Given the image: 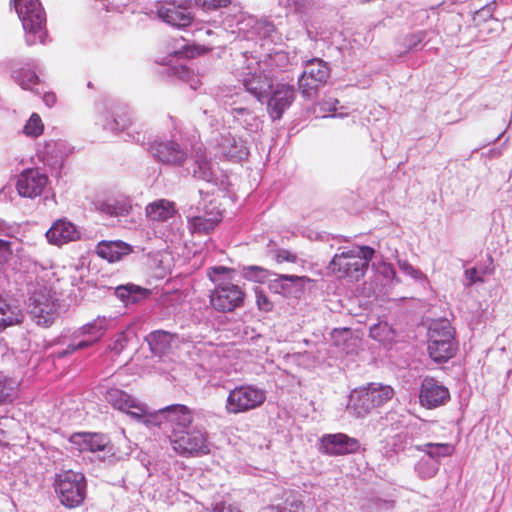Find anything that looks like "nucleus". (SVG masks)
<instances>
[{"mask_svg":"<svg viewBox=\"0 0 512 512\" xmlns=\"http://www.w3.org/2000/svg\"><path fill=\"white\" fill-rule=\"evenodd\" d=\"M162 421L169 426V435H174L176 431L191 428L194 422V411L184 404H172L159 409L157 414L151 415V419L146 422L160 425Z\"/></svg>","mask_w":512,"mask_h":512,"instance_id":"6e6552de","label":"nucleus"},{"mask_svg":"<svg viewBox=\"0 0 512 512\" xmlns=\"http://www.w3.org/2000/svg\"><path fill=\"white\" fill-rule=\"evenodd\" d=\"M70 442L80 452H98L104 451L110 440L102 433L77 432L71 435Z\"/></svg>","mask_w":512,"mask_h":512,"instance_id":"aec40b11","label":"nucleus"},{"mask_svg":"<svg viewBox=\"0 0 512 512\" xmlns=\"http://www.w3.org/2000/svg\"><path fill=\"white\" fill-rule=\"evenodd\" d=\"M450 399L448 388L442 385L433 377H426L422 381L419 401L427 409L437 408L444 405Z\"/></svg>","mask_w":512,"mask_h":512,"instance_id":"ddd939ff","label":"nucleus"},{"mask_svg":"<svg viewBox=\"0 0 512 512\" xmlns=\"http://www.w3.org/2000/svg\"><path fill=\"white\" fill-rule=\"evenodd\" d=\"M266 401V392L253 385H240L230 390L226 398L225 410L229 415H237L257 409Z\"/></svg>","mask_w":512,"mask_h":512,"instance_id":"0eeeda50","label":"nucleus"},{"mask_svg":"<svg viewBox=\"0 0 512 512\" xmlns=\"http://www.w3.org/2000/svg\"><path fill=\"white\" fill-rule=\"evenodd\" d=\"M181 69L183 70L184 73H186V74L189 73V70L186 67H182Z\"/></svg>","mask_w":512,"mask_h":512,"instance_id":"6e6d98bb","label":"nucleus"},{"mask_svg":"<svg viewBox=\"0 0 512 512\" xmlns=\"http://www.w3.org/2000/svg\"><path fill=\"white\" fill-rule=\"evenodd\" d=\"M394 396L391 386L369 383L351 391L347 410L357 418H364L389 402Z\"/></svg>","mask_w":512,"mask_h":512,"instance_id":"7ed1b4c3","label":"nucleus"},{"mask_svg":"<svg viewBox=\"0 0 512 512\" xmlns=\"http://www.w3.org/2000/svg\"><path fill=\"white\" fill-rule=\"evenodd\" d=\"M39 81V77L34 71L27 70L18 75V82L23 89H32Z\"/></svg>","mask_w":512,"mask_h":512,"instance_id":"4c0bfd02","label":"nucleus"},{"mask_svg":"<svg viewBox=\"0 0 512 512\" xmlns=\"http://www.w3.org/2000/svg\"><path fill=\"white\" fill-rule=\"evenodd\" d=\"M295 100V88L292 84L278 83L267 101V111L273 120L280 119L284 111Z\"/></svg>","mask_w":512,"mask_h":512,"instance_id":"4468645a","label":"nucleus"},{"mask_svg":"<svg viewBox=\"0 0 512 512\" xmlns=\"http://www.w3.org/2000/svg\"><path fill=\"white\" fill-rule=\"evenodd\" d=\"M311 281L307 276L279 274L274 280L270 281L269 289L274 293L288 297L294 293V288L303 292L304 284Z\"/></svg>","mask_w":512,"mask_h":512,"instance_id":"4be33fe9","label":"nucleus"},{"mask_svg":"<svg viewBox=\"0 0 512 512\" xmlns=\"http://www.w3.org/2000/svg\"><path fill=\"white\" fill-rule=\"evenodd\" d=\"M212 51V47L191 44L185 45L180 50L173 52L171 55L176 57L194 58Z\"/></svg>","mask_w":512,"mask_h":512,"instance_id":"2f4dec72","label":"nucleus"},{"mask_svg":"<svg viewBox=\"0 0 512 512\" xmlns=\"http://www.w3.org/2000/svg\"><path fill=\"white\" fill-rule=\"evenodd\" d=\"M53 486L64 507L74 509L84 503L87 495V482L83 473L72 470L62 471L56 474Z\"/></svg>","mask_w":512,"mask_h":512,"instance_id":"39448f33","label":"nucleus"},{"mask_svg":"<svg viewBox=\"0 0 512 512\" xmlns=\"http://www.w3.org/2000/svg\"><path fill=\"white\" fill-rule=\"evenodd\" d=\"M130 118L128 117V113L121 109L119 112L116 113V117L111 121L108 122L106 125L111 130H118L122 131L127 129L130 126Z\"/></svg>","mask_w":512,"mask_h":512,"instance_id":"c9c22d12","label":"nucleus"},{"mask_svg":"<svg viewBox=\"0 0 512 512\" xmlns=\"http://www.w3.org/2000/svg\"><path fill=\"white\" fill-rule=\"evenodd\" d=\"M174 338L175 335L170 332L157 330L151 332L146 337V341L152 353L161 356L170 350Z\"/></svg>","mask_w":512,"mask_h":512,"instance_id":"393cba45","label":"nucleus"},{"mask_svg":"<svg viewBox=\"0 0 512 512\" xmlns=\"http://www.w3.org/2000/svg\"><path fill=\"white\" fill-rule=\"evenodd\" d=\"M11 3L14 4L25 31L36 33L43 28L46 16L39 0H11Z\"/></svg>","mask_w":512,"mask_h":512,"instance_id":"9b49d317","label":"nucleus"},{"mask_svg":"<svg viewBox=\"0 0 512 512\" xmlns=\"http://www.w3.org/2000/svg\"><path fill=\"white\" fill-rule=\"evenodd\" d=\"M270 274L269 270L260 266L251 265L244 268L245 278L257 282H264Z\"/></svg>","mask_w":512,"mask_h":512,"instance_id":"f704fd0d","label":"nucleus"},{"mask_svg":"<svg viewBox=\"0 0 512 512\" xmlns=\"http://www.w3.org/2000/svg\"><path fill=\"white\" fill-rule=\"evenodd\" d=\"M379 328H380V325H378V326H375V327L371 328V330H370V334H371V336H372V337L376 338L375 333H376V331H377Z\"/></svg>","mask_w":512,"mask_h":512,"instance_id":"5fc2aeb1","label":"nucleus"},{"mask_svg":"<svg viewBox=\"0 0 512 512\" xmlns=\"http://www.w3.org/2000/svg\"><path fill=\"white\" fill-rule=\"evenodd\" d=\"M23 319L24 314L18 306H12L4 298L0 297V331L22 323Z\"/></svg>","mask_w":512,"mask_h":512,"instance_id":"bb28decb","label":"nucleus"},{"mask_svg":"<svg viewBox=\"0 0 512 512\" xmlns=\"http://www.w3.org/2000/svg\"><path fill=\"white\" fill-rule=\"evenodd\" d=\"M196 163L199 167L200 177L203 179H207L210 176V162L207 159L206 152L204 150L199 149L196 153Z\"/></svg>","mask_w":512,"mask_h":512,"instance_id":"ea45409f","label":"nucleus"},{"mask_svg":"<svg viewBox=\"0 0 512 512\" xmlns=\"http://www.w3.org/2000/svg\"><path fill=\"white\" fill-rule=\"evenodd\" d=\"M241 82L247 92L262 101L268 96V91L273 87L272 78L262 69H255L244 73Z\"/></svg>","mask_w":512,"mask_h":512,"instance_id":"f3484780","label":"nucleus"},{"mask_svg":"<svg viewBox=\"0 0 512 512\" xmlns=\"http://www.w3.org/2000/svg\"><path fill=\"white\" fill-rule=\"evenodd\" d=\"M458 350L455 330L447 320L435 321L428 330L427 351L436 363L453 358Z\"/></svg>","mask_w":512,"mask_h":512,"instance_id":"20e7f679","label":"nucleus"},{"mask_svg":"<svg viewBox=\"0 0 512 512\" xmlns=\"http://www.w3.org/2000/svg\"><path fill=\"white\" fill-rule=\"evenodd\" d=\"M175 453L182 457H200L210 454L209 433L201 427L186 428L169 435Z\"/></svg>","mask_w":512,"mask_h":512,"instance_id":"423d86ee","label":"nucleus"},{"mask_svg":"<svg viewBox=\"0 0 512 512\" xmlns=\"http://www.w3.org/2000/svg\"><path fill=\"white\" fill-rule=\"evenodd\" d=\"M212 512H242L237 506L221 501L219 503H216L214 507L212 508Z\"/></svg>","mask_w":512,"mask_h":512,"instance_id":"a18cd8bd","label":"nucleus"},{"mask_svg":"<svg viewBox=\"0 0 512 512\" xmlns=\"http://www.w3.org/2000/svg\"><path fill=\"white\" fill-rule=\"evenodd\" d=\"M17 382L6 375L0 374V405L13 402L17 396Z\"/></svg>","mask_w":512,"mask_h":512,"instance_id":"c85d7f7f","label":"nucleus"},{"mask_svg":"<svg viewBox=\"0 0 512 512\" xmlns=\"http://www.w3.org/2000/svg\"><path fill=\"white\" fill-rule=\"evenodd\" d=\"M275 260L279 264L283 262L295 263L297 261V256L287 249H278L275 253Z\"/></svg>","mask_w":512,"mask_h":512,"instance_id":"c03bdc74","label":"nucleus"},{"mask_svg":"<svg viewBox=\"0 0 512 512\" xmlns=\"http://www.w3.org/2000/svg\"><path fill=\"white\" fill-rule=\"evenodd\" d=\"M147 218L153 222H166L174 217L177 208L174 202L167 199H158L149 203L145 208Z\"/></svg>","mask_w":512,"mask_h":512,"instance_id":"5701e85b","label":"nucleus"},{"mask_svg":"<svg viewBox=\"0 0 512 512\" xmlns=\"http://www.w3.org/2000/svg\"><path fill=\"white\" fill-rule=\"evenodd\" d=\"M59 312V304L46 288L36 290L30 297V314L38 326L50 327Z\"/></svg>","mask_w":512,"mask_h":512,"instance_id":"1a4fd4ad","label":"nucleus"},{"mask_svg":"<svg viewBox=\"0 0 512 512\" xmlns=\"http://www.w3.org/2000/svg\"><path fill=\"white\" fill-rule=\"evenodd\" d=\"M149 291L135 284L120 285L115 289V295L125 302L134 303L141 297H146Z\"/></svg>","mask_w":512,"mask_h":512,"instance_id":"cd10ccee","label":"nucleus"},{"mask_svg":"<svg viewBox=\"0 0 512 512\" xmlns=\"http://www.w3.org/2000/svg\"><path fill=\"white\" fill-rule=\"evenodd\" d=\"M398 265L401 270H403L404 272H406L410 275H413L414 273H416V270L407 261H398Z\"/></svg>","mask_w":512,"mask_h":512,"instance_id":"09e8293b","label":"nucleus"},{"mask_svg":"<svg viewBox=\"0 0 512 512\" xmlns=\"http://www.w3.org/2000/svg\"><path fill=\"white\" fill-rule=\"evenodd\" d=\"M108 330V322L105 318H97L93 322L81 328L82 334L90 335L94 342L100 340Z\"/></svg>","mask_w":512,"mask_h":512,"instance_id":"c756f323","label":"nucleus"},{"mask_svg":"<svg viewBox=\"0 0 512 512\" xmlns=\"http://www.w3.org/2000/svg\"><path fill=\"white\" fill-rule=\"evenodd\" d=\"M126 345H127V338L124 333H120L116 336V338L108 346V349L118 355L124 350Z\"/></svg>","mask_w":512,"mask_h":512,"instance_id":"37998d69","label":"nucleus"},{"mask_svg":"<svg viewBox=\"0 0 512 512\" xmlns=\"http://www.w3.org/2000/svg\"><path fill=\"white\" fill-rule=\"evenodd\" d=\"M43 101L45 102V104L48 107H52L55 105V103L57 101V97H56L55 93H53V92H46L43 95Z\"/></svg>","mask_w":512,"mask_h":512,"instance_id":"de8ad7c7","label":"nucleus"},{"mask_svg":"<svg viewBox=\"0 0 512 512\" xmlns=\"http://www.w3.org/2000/svg\"><path fill=\"white\" fill-rule=\"evenodd\" d=\"M360 449V441L345 433L325 434L320 438L319 450L328 456L356 454Z\"/></svg>","mask_w":512,"mask_h":512,"instance_id":"f8f14e48","label":"nucleus"},{"mask_svg":"<svg viewBox=\"0 0 512 512\" xmlns=\"http://www.w3.org/2000/svg\"><path fill=\"white\" fill-rule=\"evenodd\" d=\"M306 0H296L294 2L295 8L297 11H301V9L305 6Z\"/></svg>","mask_w":512,"mask_h":512,"instance_id":"603ef678","label":"nucleus"},{"mask_svg":"<svg viewBox=\"0 0 512 512\" xmlns=\"http://www.w3.org/2000/svg\"><path fill=\"white\" fill-rule=\"evenodd\" d=\"M71 346H72V345H69V346L67 347V349H65V350H63L62 352H60V353H59V355H60L61 357H63V356H66V355H68V354L73 353L74 351H71Z\"/></svg>","mask_w":512,"mask_h":512,"instance_id":"864d4df0","label":"nucleus"},{"mask_svg":"<svg viewBox=\"0 0 512 512\" xmlns=\"http://www.w3.org/2000/svg\"><path fill=\"white\" fill-rule=\"evenodd\" d=\"M382 273L389 279H394L396 277V271L391 264H383Z\"/></svg>","mask_w":512,"mask_h":512,"instance_id":"49530a36","label":"nucleus"},{"mask_svg":"<svg viewBox=\"0 0 512 512\" xmlns=\"http://www.w3.org/2000/svg\"><path fill=\"white\" fill-rule=\"evenodd\" d=\"M206 34H207V35H212V34H213V31H212V30H207V31H206Z\"/></svg>","mask_w":512,"mask_h":512,"instance_id":"4d7b16f0","label":"nucleus"},{"mask_svg":"<svg viewBox=\"0 0 512 512\" xmlns=\"http://www.w3.org/2000/svg\"><path fill=\"white\" fill-rule=\"evenodd\" d=\"M47 183L45 174L37 169H26L18 176L16 188L21 197L35 198L42 194Z\"/></svg>","mask_w":512,"mask_h":512,"instance_id":"dca6fc26","label":"nucleus"},{"mask_svg":"<svg viewBox=\"0 0 512 512\" xmlns=\"http://www.w3.org/2000/svg\"><path fill=\"white\" fill-rule=\"evenodd\" d=\"M130 246L121 241H102L98 243L96 252L99 257L109 262H116L122 256L129 254Z\"/></svg>","mask_w":512,"mask_h":512,"instance_id":"b1692460","label":"nucleus"},{"mask_svg":"<svg viewBox=\"0 0 512 512\" xmlns=\"http://www.w3.org/2000/svg\"><path fill=\"white\" fill-rule=\"evenodd\" d=\"M221 221V212L219 208L214 207L213 210L203 216H194L189 220L190 227L195 233H208L212 231Z\"/></svg>","mask_w":512,"mask_h":512,"instance_id":"a878e982","label":"nucleus"},{"mask_svg":"<svg viewBox=\"0 0 512 512\" xmlns=\"http://www.w3.org/2000/svg\"><path fill=\"white\" fill-rule=\"evenodd\" d=\"M46 238L50 244L61 246L79 239L80 233L73 223L65 219H59L46 232Z\"/></svg>","mask_w":512,"mask_h":512,"instance_id":"412c9836","label":"nucleus"},{"mask_svg":"<svg viewBox=\"0 0 512 512\" xmlns=\"http://www.w3.org/2000/svg\"><path fill=\"white\" fill-rule=\"evenodd\" d=\"M256 303L259 310L263 312H271L273 310V302L270 298L261 290H256Z\"/></svg>","mask_w":512,"mask_h":512,"instance_id":"a19ab883","label":"nucleus"},{"mask_svg":"<svg viewBox=\"0 0 512 512\" xmlns=\"http://www.w3.org/2000/svg\"><path fill=\"white\" fill-rule=\"evenodd\" d=\"M13 254L11 243L9 241L0 239V267L9 262Z\"/></svg>","mask_w":512,"mask_h":512,"instance_id":"79ce46f5","label":"nucleus"},{"mask_svg":"<svg viewBox=\"0 0 512 512\" xmlns=\"http://www.w3.org/2000/svg\"><path fill=\"white\" fill-rule=\"evenodd\" d=\"M131 205L127 200H115L112 203H103L101 211L110 216H126L130 213Z\"/></svg>","mask_w":512,"mask_h":512,"instance_id":"7c9ffc66","label":"nucleus"},{"mask_svg":"<svg viewBox=\"0 0 512 512\" xmlns=\"http://www.w3.org/2000/svg\"><path fill=\"white\" fill-rule=\"evenodd\" d=\"M374 254L375 250L370 246H359L358 251L347 250L336 253L330 261L328 269L339 279L358 282L364 277Z\"/></svg>","mask_w":512,"mask_h":512,"instance_id":"f03ea898","label":"nucleus"},{"mask_svg":"<svg viewBox=\"0 0 512 512\" xmlns=\"http://www.w3.org/2000/svg\"><path fill=\"white\" fill-rule=\"evenodd\" d=\"M157 16L172 26L178 28H185L192 24L193 15L180 6L174 3H164L157 8Z\"/></svg>","mask_w":512,"mask_h":512,"instance_id":"6ab92c4d","label":"nucleus"},{"mask_svg":"<svg viewBox=\"0 0 512 512\" xmlns=\"http://www.w3.org/2000/svg\"><path fill=\"white\" fill-rule=\"evenodd\" d=\"M232 268L225 266L210 267L207 276L215 284L210 292L209 302L218 312H232L241 307L245 299V291L242 287L231 281Z\"/></svg>","mask_w":512,"mask_h":512,"instance_id":"f257e3e1","label":"nucleus"},{"mask_svg":"<svg viewBox=\"0 0 512 512\" xmlns=\"http://www.w3.org/2000/svg\"><path fill=\"white\" fill-rule=\"evenodd\" d=\"M328 78L329 68L322 60L309 61L298 81L302 96L311 98L316 95L318 88L324 85Z\"/></svg>","mask_w":512,"mask_h":512,"instance_id":"9d476101","label":"nucleus"},{"mask_svg":"<svg viewBox=\"0 0 512 512\" xmlns=\"http://www.w3.org/2000/svg\"><path fill=\"white\" fill-rule=\"evenodd\" d=\"M105 399L113 408L126 412L136 419L147 415L146 409L141 403L119 388H109L105 393Z\"/></svg>","mask_w":512,"mask_h":512,"instance_id":"2eb2a0df","label":"nucleus"},{"mask_svg":"<svg viewBox=\"0 0 512 512\" xmlns=\"http://www.w3.org/2000/svg\"><path fill=\"white\" fill-rule=\"evenodd\" d=\"M151 152L158 161L167 165L181 166L187 159V153L174 141L154 143Z\"/></svg>","mask_w":512,"mask_h":512,"instance_id":"a211bd4d","label":"nucleus"},{"mask_svg":"<svg viewBox=\"0 0 512 512\" xmlns=\"http://www.w3.org/2000/svg\"><path fill=\"white\" fill-rule=\"evenodd\" d=\"M424 447L428 448L426 451L431 458H441L450 456L454 452V446L449 443H426Z\"/></svg>","mask_w":512,"mask_h":512,"instance_id":"473e14b6","label":"nucleus"},{"mask_svg":"<svg viewBox=\"0 0 512 512\" xmlns=\"http://www.w3.org/2000/svg\"><path fill=\"white\" fill-rule=\"evenodd\" d=\"M44 124L41 117L37 113H33L23 128V132L27 136L38 137L43 133Z\"/></svg>","mask_w":512,"mask_h":512,"instance_id":"72a5a7b5","label":"nucleus"},{"mask_svg":"<svg viewBox=\"0 0 512 512\" xmlns=\"http://www.w3.org/2000/svg\"><path fill=\"white\" fill-rule=\"evenodd\" d=\"M93 343H95L93 339L91 341H81L77 345L71 346V351H76L78 349L90 347L91 345H93Z\"/></svg>","mask_w":512,"mask_h":512,"instance_id":"3c124183","label":"nucleus"},{"mask_svg":"<svg viewBox=\"0 0 512 512\" xmlns=\"http://www.w3.org/2000/svg\"><path fill=\"white\" fill-rule=\"evenodd\" d=\"M276 512H304L305 505L302 500L297 498L287 499L283 506H276Z\"/></svg>","mask_w":512,"mask_h":512,"instance_id":"58836bf2","label":"nucleus"},{"mask_svg":"<svg viewBox=\"0 0 512 512\" xmlns=\"http://www.w3.org/2000/svg\"><path fill=\"white\" fill-rule=\"evenodd\" d=\"M195 4L203 11L208 12L228 7L231 4V0H195Z\"/></svg>","mask_w":512,"mask_h":512,"instance_id":"e433bc0d","label":"nucleus"},{"mask_svg":"<svg viewBox=\"0 0 512 512\" xmlns=\"http://www.w3.org/2000/svg\"><path fill=\"white\" fill-rule=\"evenodd\" d=\"M466 275L468 276L470 283L473 284L477 281H482V279L477 278V269L471 268L466 271Z\"/></svg>","mask_w":512,"mask_h":512,"instance_id":"8fccbe9b","label":"nucleus"}]
</instances>
